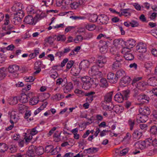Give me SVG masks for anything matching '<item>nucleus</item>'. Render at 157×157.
Masks as SVG:
<instances>
[{
  "label": "nucleus",
  "mask_w": 157,
  "mask_h": 157,
  "mask_svg": "<svg viewBox=\"0 0 157 157\" xmlns=\"http://www.w3.org/2000/svg\"><path fill=\"white\" fill-rule=\"evenodd\" d=\"M68 59L67 58H66L64 59L63 60V61L61 63V65L59 64L58 65L54 66H53V67L55 69H56V68H55L56 67H59V66H60L61 67H63L65 65L66 63L67 62H68Z\"/></svg>",
  "instance_id": "nucleus-39"
},
{
  "label": "nucleus",
  "mask_w": 157,
  "mask_h": 157,
  "mask_svg": "<svg viewBox=\"0 0 157 157\" xmlns=\"http://www.w3.org/2000/svg\"><path fill=\"white\" fill-rule=\"evenodd\" d=\"M81 80L83 83L82 87L86 90L90 88L94 83L93 80L88 76L82 77Z\"/></svg>",
  "instance_id": "nucleus-2"
},
{
  "label": "nucleus",
  "mask_w": 157,
  "mask_h": 157,
  "mask_svg": "<svg viewBox=\"0 0 157 157\" xmlns=\"http://www.w3.org/2000/svg\"><path fill=\"white\" fill-rule=\"evenodd\" d=\"M95 94V92L94 91H91L90 92L86 93L85 96H87L86 98V101H88L90 102H91L93 100V98L95 97L93 95Z\"/></svg>",
  "instance_id": "nucleus-19"
},
{
  "label": "nucleus",
  "mask_w": 157,
  "mask_h": 157,
  "mask_svg": "<svg viewBox=\"0 0 157 157\" xmlns=\"http://www.w3.org/2000/svg\"><path fill=\"white\" fill-rule=\"evenodd\" d=\"M86 28L88 30L92 31L95 29L96 26L94 24H88L85 26Z\"/></svg>",
  "instance_id": "nucleus-33"
},
{
  "label": "nucleus",
  "mask_w": 157,
  "mask_h": 157,
  "mask_svg": "<svg viewBox=\"0 0 157 157\" xmlns=\"http://www.w3.org/2000/svg\"><path fill=\"white\" fill-rule=\"evenodd\" d=\"M121 64L120 63L115 61L112 64V69L113 70H116L121 66Z\"/></svg>",
  "instance_id": "nucleus-35"
},
{
  "label": "nucleus",
  "mask_w": 157,
  "mask_h": 157,
  "mask_svg": "<svg viewBox=\"0 0 157 157\" xmlns=\"http://www.w3.org/2000/svg\"><path fill=\"white\" fill-rule=\"evenodd\" d=\"M19 67L16 65H10L8 67V71L11 73H15V77H16L18 75V74L17 73L19 70Z\"/></svg>",
  "instance_id": "nucleus-6"
},
{
  "label": "nucleus",
  "mask_w": 157,
  "mask_h": 157,
  "mask_svg": "<svg viewBox=\"0 0 157 157\" xmlns=\"http://www.w3.org/2000/svg\"><path fill=\"white\" fill-rule=\"evenodd\" d=\"M8 148L7 145L5 143H0V152H5L7 151Z\"/></svg>",
  "instance_id": "nucleus-27"
},
{
  "label": "nucleus",
  "mask_w": 157,
  "mask_h": 157,
  "mask_svg": "<svg viewBox=\"0 0 157 157\" xmlns=\"http://www.w3.org/2000/svg\"><path fill=\"white\" fill-rule=\"evenodd\" d=\"M68 62L66 65V68L67 70H68V69H69L71 68L72 67L74 63V61L73 60H70Z\"/></svg>",
  "instance_id": "nucleus-52"
},
{
  "label": "nucleus",
  "mask_w": 157,
  "mask_h": 157,
  "mask_svg": "<svg viewBox=\"0 0 157 157\" xmlns=\"http://www.w3.org/2000/svg\"><path fill=\"white\" fill-rule=\"evenodd\" d=\"M141 77L135 78L132 80V85L140 90H142L143 88L146 85L145 83L143 81L138 82L142 79Z\"/></svg>",
  "instance_id": "nucleus-3"
},
{
  "label": "nucleus",
  "mask_w": 157,
  "mask_h": 157,
  "mask_svg": "<svg viewBox=\"0 0 157 157\" xmlns=\"http://www.w3.org/2000/svg\"><path fill=\"white\" fill-rule=\"evenodd\" d=\"M70 5H71V8L76 9L78 7L79 5L80 4L79 2H74L73 3H70Z\"/></svg>",
  "instance_id": "nucleus-56"
},
{
  "label": "nucleus",
  "mask_w": 157,
  "mask_h": 157,
  "mask_svg": "<svg viewBox=\"0 0 157 157\" xmlns=\"http://www.w3.org/2000/svg\"><path fill=\"white\" fill-rule=\"evenodd\" d=\"M75 92L76 94H78V96L79 97H82L83 96H85L86 93H84L83 91L79 89H76L75 91Z\"/></svg>",
  "instance_id": "nucleus-42"
},
{
  "label": "nucleus",
  "mask_w": 157,
  "mask_h": 157,
  "mask_svg": "<svg viewBox=\"0 0 157 157\" xmlns=\"http://www.w3.org/2000/svg\"><path fill=\"white\" fill-rule=\"evenodd\" d=\"M131 80L130 78L128 76H125L123 77L121 79L120 85L124 86L125 84H128Z\"/></svg>",
  "instance_id": "nucleus-20"
},
{
  "label": "nucleus",
  "mask_w": 157,
  "mask_h": 157,
  "mask_svg": "<svg viewBox=\"0 0 157 157\" xmlns=\"http://www.w3.org/2000/svg\"><path fill=\"white\" fill-rule=\"evenodd\" d=\"M87 17H88L89 21L91 22L94 23L98 21L97 19L98 17L97 14H88Z\"/></svg>",
  "instance_id": "nucleus-17"
},
{
  "label": "nucleus",
  "mask_w": 157,
  "mask_h": 157,
  "mask_svg": "<svg viewBox=\"0 0 157 157\" xmlns=\"http://www.w3.org/2000/svg\"><path fill=\"white\" fill-rule=\"evenodd\" d=\"M107 78L109 82L112 83H116L117 81V77L116 75L110 72L107 75Z\"/></svg>",
  "instance_id": "nucleus-9"
},
{
  "label": "nucleus",
  "mask_w": 157,
  "mask_h": 157,
  "mask_svg": "<svg viewBox=\"0 0 157 157\" xmlns=\"http://www.w3.org/2000/svg\"><path fill=\"white\" fill-rule=\"evenodd\" d=\"M24 22L27 24H35L34 18H33L31 15H28L26 16L24 20Z\"/></svg>",
  "instance_id": "nucleus-12"
},
{
  "label": "nucleus",
  "mask_w": 157,
  "mask_h": 157,
  "mask_svg": "<svg viewBox=\"0 0 157 157\" xmlns=\"http://www.w3.org/2000/svg\"><path fill=\"white\" fill-rule=\"evenodd\" d=\"M35 152V150L34 149H29L27 157H33V156H34V154Z\"/></svg>",
  "instance_id": "nucleus-53"
},
{
  "label": "nucleus",
  "mask_w": 157,
  "mask_h": 157,
  "mask_svg": "<svg viewBox=\"0 0 157 157\" xmlns=\"http://www.w3.org/2000/svg\"><path fill=\"white\" fill-rule=\"evenodd\" d=\"M33 148L35 150V152L37 155H40L43 154L44 152V149L43 147H39L36 148L34 147H33Z\"/></svg>",
  "instance_id": "nucleus-25"
},
{
  "label": "nucleus",
  "mask_w": 157,
  "mask_h": 157,
  "mask_svg": "<svg viewBox=\"0 0 157 157\" xmlns=\"http://www.w3.org/2000/svg\"><path fill=\"white\" fill-rule=\"evenodd\" d=\"M100 85L101 87L103 88H106L108 86V84L107 80L104 78H102L100 80Z\"/></svg>",
  "instance_id": "nucleus-26"
},
{
  "label": "nucleus",
  "mask_w": 157,
  "mask_h": 157,
  "mask_svg": "<svg viewBox=\"0 0 157 157\" xmlns=\"http://www.w3.org/2000/svg\"><path fill=\"white\" fill-rule=\"evenodd\" d=\"M98 148L95 147H90L88 149H85L84 150V151H87V153L90 154V153H95V152H97L98 151Z\"/></svg>",
  "instance_id": "nucleus-34"
},
{
  "label": "nucleus",
  "mask_w": 157,
  "mask_h": 157,
  "mask_svg": "<svg viewBox=\"0 0 157 157\" xmlns=\"http://www.w3.org/2000/svg\"><path fill=\"white\" fill-rule=\"evenodd\" d=\"M13 15H17L18 17V15H19L18 17L20 18L21 19L23 18L24 16V13L23 11H20V12H17L13 14Z\"/></svg>",
  "instance_id": "nucleus-49"
},
{
  "label": "nucleus",
  "mask_w": 157,
  "mask_h": 157,
  "mask_svg": "<svg viewBox=\"0 0 157 157\" xmlns=\"http://www.w3.org/2000/svg\"><path fill=\"white\" fill-rule=\"evenodd\" d=\"M135 41L133 39H130L124 42L125 46L123 48V51H125L126 49H129L133 48L135 45Z\"/></svg>",
  "instance_id": "nucleus-5"
},
{
  "label": "nucleus",
  "mask_w": 157,
  "mask_h": 157,
  "mask_svg": "<svg viewBox=\"0 0 157 157\" xmlns=\"http://www.w3.org/2000/svg\"><path fill=\"white\" fill-rule=\"evenodd\" d=\"M138 100L139 101H143L146 102L147 101V102L149 101V98L147 95L144 94H141L139 95L136 97Z\"/></svg>",
  "instance_id": "nucleus-10"
},
{
  "label": "nucleus",
  "mask_w": 157,
  "mask_h": 157,
  "mask_svg": "<svg viewBox=\"0 0 157 157\" xmlns=\"http://www.w3.org/2000/svg\"><path fill=\"white\" fill-rule=\"evenodd\" d=\"M136 49L140 52L145 53L147 51L146 44L140 42L136 46Z\"/></svg>",
  "instance_id": "nucleus-8"
},
{
  "label": "nucleus",
  "mask_w": 157,
  "mask_h": 157,
  "mask_svg": "<svg viewBox=\"0 0 157 157\" xmlns=\"http://www.w3.org/2000/svg\"><path fill=\"white\" fill-rule=\"evenodd\" d=\"M157 151V148H154L153 150L149 151L147 153V154L148 155H151L155 154Z\"/></svg>",
  "instance_id": "nucleus-58"
},
{
  "label": "nucleus",
  "mask_w": 157,
  "mask_h": 157,
  "mask_svg": "<svg viewBox=\"0 0 157 157\" xmlns=\"http://www.w3.org/2000/svg\"><path fill=\"white\" fill-rule=\"evenodd\" d=\"M90 65V63L87 60H83L82 61L79 65V68L80 69L85 70L88 68Z\"/></svg>",
  "instance_id": "nucleus-18"
},
{
  "label": "nucleus",
  "mask_w": 157,
  "mask_h": 157,
  "mask_svg": "<svg viewBox=\"0 0 157 157\" xmlns=\"http://www.w3.org/2000/svg\"><path fill=\"white\" fill-rule=\"evenodd\" d=\"M96 66H98V67L102 68L104 66V64L106 63L105 62H98L96 61Z\"/></svg>",
  "instance_id": "nucleus-59"
},
{
  "label": "nucleus",
  "mask_w": 157,
  "mask_h": 157,
  "mask_svg": "<svg viewBox=\"0 0 157 157\" xmlns=\"http://www.w3.org/2000/svg\"><path fill=\"white\" fill-rule=\"evenodd\" d=\"M117 49L115 47L112 48L110 50L111 53L115 55L117 54Z\"/></svg>",
  "instance_id": "nucleus-62"
},
{
  "label": "nucleus",
  "mask_w": 157,
  "mask_h": 157,
  "mask_svg": "<svg viewBox=\"0 0 157 157\" xmlns=\"http://www.w3.org/2000/svg\"><path fill=\"white\" fill-rule=\"evenodd\" d=\"M10 122L12 124L16 123L18 120L19 117L17 115V113L15 111L12 112L10 114Z\"/></svg>",
  "instance_id": "nucleus-11"
},
{
  "label": "nucleus",
  "mask_w": 157,
  "mask_h": 157,
  "mask_svg": "<svg viewBox=\"0 0 157 157\" xmlns=\"http://www.w3.org/2000/svg\"><path fill=\"white\" fill-rule=\"evenodd\" d=\"M128 150L127 148L124 149L120 151V155L121 156L124 155L128 152Z\"/></svg>",
  "instance_id": "nucleus-64"
},
{
  "label": "nucleus",
  "mask_w": 157,
  "mask_h": 157,
  "mask_svg": "<svg viewBox=\"0 0 157 157\" xmlns=\"http://www.w3.org/2000/svg\"><path fill=\"white\" fill-rule=\"evenodd\" d=\"M90 75L91 76H96L98 75L100 77L102 76V72L100 71L98 67V66L95 65L91 67L88 71Z\"/></svg>",
  "instance_id": "nucleus-4"
},
{
  "label": "nucleus",
  "mask_w": 157,
  "mask_h": 157,
  "mask_svg": "<svg viewBox=\"0 0 157 157\" xmlns=\"http://www.w3.org/2000/svg\"><path fill=\"white\" fill-rule=\"evenodd\" d=\"M21 5L19 3L18 4H16L14 5L12 7V10L16 12H20V11H22L21 10L22 8L21 7H19V6Z\"/></svg>",
  "instance_id": "nucleus-28"
},
{
  "label": "nucleus",
  "mask_w": 157,
  "mask_h": 157,
  "mask_svg": "<svg viewBox=\"0 0 157 157\" xmlns=\"http://www.w3.org/2000/svg\"><path fill=\"white\" fill-rule=\"evenodd\" d=\"M124 57L127 60H131L134 58L133 55L131 53H126L125 54Z\"/></svg>",
  "instance_id": "nucleus-30"
},
{
  "label": "nucleus",
  "mask_w": 157,
  "mask_h": 157,
  "mask_svg": "<svg viewBox=\"0 0 157 157\" xmlns=\"http://www.w3.org/2000/svg\"><path fill=\"white\" fill-rule=\"evenodd\" d=\"M129 24L132 27H137L139 25L138 22L134 20H132L131 22H129Z\"/></svg>",
  "instance_id": "nucleus-55"
},
{
  "label": "nucleus",
  "mask_w": 157,
  "mask_h": 157,
  "mask_svg": "<svg viewBox=\"0 0 157 157\" xmlns=\"http://www.w3.org/2000/svg\"><path fill=\"white\" fill-rule=\"evenodd\" d=\"M14 15L13 18L11 20L12 23L15 25H18L21 23V19L17 17V15Z\"/></svg>",
  "instance_id": "nucleus-24"
},
{
  "label": "nucleus",
  "mask_w": 157,
  "mask_h": 157,
  "mask_svg": "<svg viewBox=\"0 0 157 157\" xmlns=\"http://www.w3.org/2000/svg\"><path fill=\"white\" fill-rule=\"evenodd\" d=\"M43 18L40 17V14H37L34 17V20H35V23H36L39 20H40Z\"/></svg>",
  "instance_id": "nucleus-61"
},
{
  "label": "nucleus",
  "mask_w": 157,
  "mask_h": 157,
  "mask_svg": "<svg viewBox=\"0 0 157 157\" xmlns=\"http://www.w3.org/2000/svg\"><path fill=\"white\" fill-rule=\"evenodd\" d=\"M4 68H0V80L3 79L6 76L5 71L4 70Z\"/></svg>",
  "instance_id": "nucleus-32"
},
{
  "label": "nucleus",
  "mask_w": 157,
  "mask_h": 157,
  "mask_svg": "<svg viewBox=\"0 0 157 157\" xmlns=\"http://www.w3.org/2000/svg\"><path fill=\"white\" fill-rule=\"evenodd\" d=\"M32 136L30 134L29 136H27L26 137H25L24 138V139H25V141L26 143H28L30 141L32 138Z\"/></svg>",
  "instance_id": "nucleus-63"
},
{
  "label": "nucleus",
  "mask_w": 157,
  "mask_h": 157,
  "mask_svg": "<svg viewBox=\"0 0 157 157\" xmlns=\"http://www.w3.org/2000/svg\"><path fill=\"white\" fill-rule=\"evenodd\" d=\"M112 109L114 110L115 112L117 113H119L120 111L121 107L118 105H113Z\"/></svg>",
  "instance_id": "nucleus-48"
},
{
  "label": "nucleus",
  "mask_w": 157,
  "mask_h": 157,
  "mask_svg": "<svg viewBox=\"0 0 157 157\" xmlns=\"http://www.w3.org/2000/svg\"><path fill=\"white\" fill-rule=\"evenodd\" d=\"M129 10V9H123V10H122V12L121 14L120 13L119 14V16L121 17V15H124L125 14H128V15H125L126 16H130V13L129 12H127V11L128 10Z\"/></svg>",
  "instance_id": "nucleus-44"
},
{
  "label": "nucleus",
  "mask_w": 157,
  "mask_h": 157,
  "mask_svg": "<svg viewBox=\"0 0 157 157\" xmlns=\"http://www.w3.org/2000/svg\"><path fill=\"white\" fill-rule=\"evenodd\" d=\"M150 130L151 133L153 135H155L157 133V128L155 126H152Z\"/></svg>",
  "instance_id": "nucleus-51"
},
{
  "label": "nucleus",
  "mask_w": 157,
  "mask_h": 157,
  "mask_svg": "<svg viewBox=\"0 0 157 157\" xmlns=\"http://www.w3.org/2000/svg\"><path fill=\"white\" fill-rule=\"evenodd\" d=\"M18 99L22 103H25L28 101V96L25 94L22 93L21 96L19 97Z\"/></svg>",
  "instance_id": "nucleus-22"
},
{
  "label": "nucleus",
  "mask_w": 157,
  "mask_h": 157,
  "mask_svg": "<svg viewBox=\"0 0 157 157\" xmlns=\"http://www.w3.org/2000/svg\"><path fill=\"white\" fill-rule=\"evenodd\" d=\"M83 39V37L81 35L77 36L76 38L73 40L75 43H78L79 42H81Z\"/></svg>",
  "instance_id": "nucleus-41"
},
{
  "label": "nucleus",
  "mask_w": 157,
  "mask_h": 157,
  "mask_svg": "<svg viewBox=\"0 0 157 157\" xmlns=\"http://www.w3.org/2000/svg\"><path fill=\"white\" fill-rule=\"evenodd\" d=\"M66 39V37L64 35H59L58 36L57 40L58 41H64Z\"/></svg>",
  "instance_id": "nucleus-50"
},
{
  "label": "nucleus",
  "mask_w": 157,
  "mask_h": 157,
  "mask_svg": "<svg viewBox=\"0 0 157 157\" xmlns=\"http://www.w3.org/2000/svg\"><path fill=\"white\" fill-rule=\"evenodd\" d=\"M35 78H33V76H29L28 77H25L24 79L26 82H32L34 81Z\"/></svg>",
  "instance_id": "nucleus-57"
},
{
  "label": "nucleus",
  "mask_w": 157,
  "mask_h": 157,
  "mask_svg": "<svg viewBox=\"0 0 157 157\" xmlns=\"http://www.w3.org/2000/svg\"><path fill=\"white\" fill-rule=\"evenodd\" d=\"M34 69H38L40 68L41 63L40 61L36 62L34 64Z\"/></svg>",
  "instance_id": "nucleus-60"
},
{
  "label": "nucleus",
  "mask_w": 157,
  "mask_h": 157,
  "mask_svg": "<svg viewBox=\"0 0 157 157\" xmlns=\"http://www.w3.org/2000/svg\"><path fill=\"white\" fill-rule=\"evenodd\" d=\"M9 152L11 153H14L17 151L16 147L14 145H11L9 147Z\"/></svg>",
  "instance_id": "nucleus-54"
},
{
  "label": "nucleus",
  "mask_w": 157,
  "mask_h": 157,
  "mask_svg": "<svg viewBox=\"0 0 157 157\" xmlns=\"http://www.w3.org/2000/svg\"><path fill=\"white\" fill-rule=\"evenodd\" d=\"M128 124L130 126V130H132L135 124L134 120L129 119L128 121Z\"/></svg>",
  "instance_id": "nucleus-43"
},
{
  "label": "nucleus",
  "mask_w": 157,
  "mask_h": 157,
  "mask_svg": "<svg viewBox=\"0 0 157 157\" xmlns=\"http://www.w3.org/2000/svg\"><path fill=\"white\" fill-rule=\"evenodd\" d=\"M129 94V91L128 90L123 91L122 93L118 92L115 95L114 100L119 103H122L124 100L127 99Z\"/></svg>",
  "instance_id": "nucleus-1"
},
{
  "label": "nucleus",
  "mask_w": 157,
  "mask_h": 157,
  "mask_svg": "<svg viewBox=\"0 0 157 157\" xmlns=\"http://www.w3.org/2000/svg\"><path fill=\"white\" fill-rule=\"evenodd\" d=\"M115 56V59L116 60V62L120 63L122 61L123 58L121 56H120L119 54H117Z\"/></svg>",
  "instance_id": "nucleus-45"
},
{
  "label": "nucleus",
  "mask_w": 157,
  "mask_h": 157,
  "mask_svg": "<svg viewBox=\"0 0 157 157\" xmlns=\"http://www.w3.org/2000/svg\"><path fill=\"white\" fill-rule=\"evenodd\" d=\"M80 71V70L78 68L73 67L71 70V73L73 75L77 76L78 75Z\"/></svg>",
  "instance_id": "nucleus-29"
},
{
  "label": "nucleus",
  "mask_w": 157,
  "mask_h": 157,
  "mask_svg": "<svg viewBox=\"0 0 157 157\" xmlns=\"http://www.w3.org/2000/svg\"><path fill=\"white\" fill-rule=\"evenodd\" d=\"M146 144L144 140L139 141L136 142L135 144L134 145L136 148H139L141 150H143L146 148Z\"/></svg>",
  "instance_id": "nucleus-16"
},
{
  "label": "nucleus",
  "mask_w": 157,
  "mask_h": 157,
  "mask_svg": "<svg viewBox=\"0 0 157 157\" xmlns=\"http://www.w3.org/2000/svg\"><path fill=\"white\" fill-rule=\"evenodd\" d=\"M96 61L105 63H106L107 61L106 57L104 56H99L98 57V59L96 60Z\"/></svg>",
  "instance_id": "nucleus-46"
},
{
  "label": "nucleus",
  "mask_w": 157,
  "mask_h": 157,
  "mask_svg": "<svg viewBox=\"0 0 157 157\" xmlns=\"http://www.w3.org/2000/svg\"><path fill=\"white\" fill-rule=\"evenodd\" d=\"M98 20L99 24H106L108 23L109 20V18L107 15L104 14L100 15L98 17Z\"/></svg>",
  "instance_id": "nucleus-7"
},
{
  "label": "nucleus",
  "mask_w": 157,
  "mask_h": 157,
  "mask_svg": "<svg viewBox=\"0 0 157 157\" xmlns=\"http://www.w3.org/2000/svg\"><path fill=\"white\" fill-rule=\"evenodd\" d=\"M102 43L103 45H100V52L102 53H106L108 50V45H107V43L106 42L103 41L102 40L100 41V44Z\"/></svg>",
  "instance_id": "nucleus-15"
},
{
  "label": "nucleus",
  "mask_w": 157,
  "mask_h": 157,
  "mask_svg": "<svg viewBox=\"0 0 157 157\" xmlns=\"http://www.w3.org/2000/svg\"><path fill=\"white\" fill-rule=\"evenodd\" d=\"M139 112L140 114L148 116L150 113L149 108L147 106H143L139 109Z\"/></svg>",
  "instance_id": "nucleus-14"
},
{
  "label": "nucleus",
  "mask_w": 157,
  "mask_h": 157,
  "mask_svg": "<svg viewBox=\"0 0 157 157\" xmlns=\"http://www.w3.org/2000/svg\"><path fill=\"white\" fill-rule=\"evenodd\" d=\"M148 119L147 116L140 114L137 117V121L138 123L145 122Z\"/></svg>",
  "instance_id": "nucleus-13"
},
{
  "label": "nucleus",
  "mask_w": 157,
  "mask_h": 157,
  "mask_svg": "<svg viewBox=\"0 0 157 157\" xmlns=\"http://www.w3.org/2000/svg\"><path fill=\"white\" fill-rule=\"evenodd\" d=\"M132 136L133 138L139 139L141 135V133L139 132L138 131L135 130L133 133Z\"/></svg>",
  "instance_id": "nucleus-36"
},
{
  "label": "nucleus",
  "mask_w": 157,
  "mask_h": 157,
  "mask_svg": "<svg viewBox=\"0 0 157 157\" xmlns=\"http://www.w3.org/2000/svg\"><path fill=\"white\" fill-rule=\"evenodd\" d=\"M124 74L125 72L123 70H120L117 72L116 75L118 79V78H120L124 76Z\"/></svg>",
  "instance_id": "nucleus-38"
},
{
  "label": "nucleus",
  "mask_w": 157,
  "mask_h": 157,
  "mask_svg": "<svg viewBox=\"0 0 157 157\" xmlns=\"http://www.w3.org/2000/svg\"><path fill=\"white\" fill-rule=\"evenodd\" d=\"M66 82H67V79H63L61 78H59L56 80V84L57 85H59L61 84L62 86H63V85L64 84H63V82H64V83H65Z\"/></svg>",
  "instance_id": "nucleus-37"
},
{
  "label": "nucleus",
  "mask_w": 157,
  "mask_h": 157,
  "mask_svg": "<svg viewBox=\"0 0 157 157\" xmlns=\"http://www.w3.org/2000/svg\"><path fill=\"white\" fill-rule=\"evenodd\" d=\"M113 91H111L107 94L104 97L105 101V103L110 102L112 100Z\"/></svg>",
  "instance_id": "nucleus-23"
},
{
  "label": "nucleus",
  "mask_w": 157,
  "mask_h": 157,
  "mask_svg": "<svg viewBox=\"0 0 157 157\" xmlns=\"http://www.w3.org/2000/svg\"><path fill=\"white\" fill-rule=\"evenodd\" d=\"M18 99L17 96L12 98L10 102V104L13 105L17 104L18 102Z\"/></svg>",
  "instance_id": "nucleus-47"
},
{
  "label": "nucleus",
  "mask_w": 157,
  "mask_h": 157,
  "mask_svg": "<svg viewBox=\"0 0 157 157\" xmlns=\"http://www.w3.org/2000/svg\"><path fill=\"white\" fill-rule=\"evenodd\" d=\"M63 86H65L63 88V90L65 93L70 92L73 88V84L70 83L67 84L66 85L64 84L63 85Z\"/></svg>",
  "instance_id": "nucleus-21"
},
{
  "label": "nucleus",
  "mask_w": 157,
  "mask_h": 157,
  "mask_svg": "<svg viewBox=\"0 0 157 157\" xmlns=\"http://www.w3.org/2000/svg\"><path fill=\"white\" fill-rule=\"evenodd\" d=\"M54 148V147L52 145H48L45 147V151L46 153H48L52 151Z\"/></svg>",
  "instance_id": "nucleus-40"
},
{
  "label": "nucleus",
  "mask_w": 157,
  "mask_h": 157,
  "mask_svg": "<svg viewBox=\"0 0 157 157\" xmlns=\"http://www.w3.org/2000/svg\"><path fill=\"white\" fill-rule=\"evenodd\" d=\"M39 101L38 98L34 97L30 99L29 103L30 105H36Z\"/></svg>",
  "instance_id": "nucleus-31"
}]
</instances>
